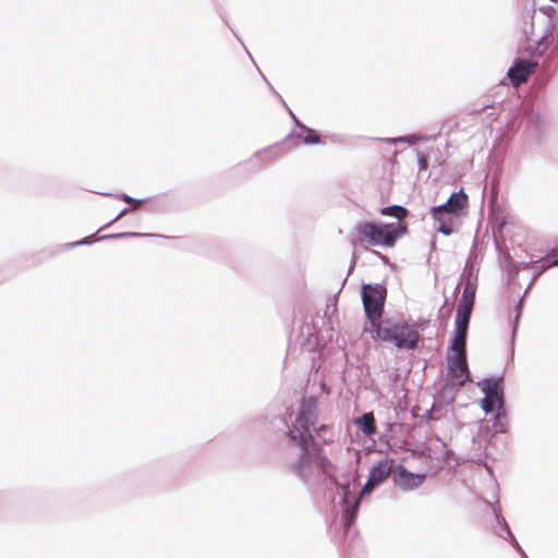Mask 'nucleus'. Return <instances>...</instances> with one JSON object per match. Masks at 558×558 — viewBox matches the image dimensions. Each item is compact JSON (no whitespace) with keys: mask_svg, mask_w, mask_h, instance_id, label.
I'll return each mask as SVG.
<instances>
[{"mask_svg":"<svg viewBox=\"0 0 558 558\" xmlns=\"http://www.w3.org/2000/svg\"><path fill=\"white\" fill-rule=\"evenodd\" d=\"M452 352L447 362V380L451 386L461 387L469 379L465 347L450 345Z\"/></svg>","mask_w":558,"mask_h":558,"instance_id":"nucleus-4","label":"nucleus"},{"mask_svg":"<svg viewBox=\"0 0 558 558\" xmlns=\"http://www.w3.org/2000/svg\"><path fill=\"white\" fill-rule=\"evenodd\" d=\"M473 305H474V295L473 294L468 295L466 291H464V293L462 294L460 304L458 306L457 313L471 317Z\"/></svg>","mask_w":558,"mask_h":558,"instance_id":"nucleus-16","label":"nucleus"},{"mask_svg":"<svg viewBox=\"0 0 558 558\" xmlns=\"http://www.w3.org/2000/svg\"><path fill=\"white\" fill-rule=\"evenodd\" d=\"M482 408L485 412H490L494 410L495 408V404L493 402H490V400H488L487 398H483L482 400Z\"/></svg>","mask_w":558,"mask_h":558,"instance_id":"nucleus-19","label":"nucleus"},{"mask_svg":"<svg viewBox=\"0 0 558 558\" xmlns=\"http://www.w3.org/2000/svg\"><path fill=\"white\" fill-rule=\"evenodd\" d=\"M386 296L387 289L383 284L362 286V302L367 319L365 327H374L381 322Z\"/></svg>","mask_w":558,"mask_h":558,"instance_id":"nucleus-3","label":"nucleus"},{"mask_svg":"<svg viewBox=\"0 0 558 558\" xmlns=\"http://www.w3.org/2000/svg\"><path fill=\"white\" fill-rule=\"evenodd\" d=\"M299 445L303 451L304 457L308 460L322 450L320 446L315 441L314 436L310 432L296 433Z\"/></svg>","mask_w":558,"mask_h":558,"instance_id":"nucleus-12","label":"nucleus"},{"mask_svg":"<svg viewBox=\"0 0 558 558\" xmlns=\"http://www.w3.org/2000/svg\"><path fill=\"white\" fill-rule=\"evenodd\" d=\"M364 331L369 332L374 340L392 342L397 348L409 350L415 349L420 339L414 327L390 319L381 320L374 327H364Z\"/></svg>","mask_w":558,"mask_h":558,"instance_id":"nucleus-1","label":"nucleus"},{"mask_svg":"<svg viewBox=\"0 0 558 558\" xmlns=\"http://www.w3.org/2000/svg\"><path fill=\"white\" fill-rule=\"evenodd\" d=\"M355 424L366 436H373L377 433L375 416L373 412L363 414L360 418L355 421Z\"/></svg>","mask_w":558,"mask_h":558,"instance_id":"nucleus-14","label":"nucleus"},{"mask_svg":"<svg viewBox=\"0 0 558 558\" xmlns=\"http://www.w3.org/2000/svg\"><path fill=\"white\" fill-rule=\"evenodd\" d=\"M416 141H417V137L415 135H409V136L392 140L393 143H409V144H414Z\"/></svg>","mask_w":558,"mask_h":558,"instance_id":"nucleus-18","label":"nucleus"},{"mask_svg":"<svg viewBox=\"0 0 558 558\" xmlns=\"http://www.w3.org/2000/svg\"><path fill=\"white\" fill-rule=\"evenodd\" d=\"M424 480L425 475L411 473L403 465H398L395 470L393 482L403 490L417 488Z\"/></svg>","mask_w":558,"mask_h":558,"instance_id":"nucleus-9","label":"nucleus"},{"mask_svg":"<svg viewBox=\"0 0 558 558\" xmlns=\"http://www.w3.org/2000/svg\"><path fill=\"white\" fill-rule=\"evenodd\" d=\"M436 208L442 209L453 216L464 217L469 207V197L460 190L457 193H452L444 205L435 206Z\"/></svg>","mask_w":558,"mask_h":558,"instance_id":"nucleus-10","label":"nucleus"},{"mask_svg":"<svg viewBox=\"0 0 558 558\" xmlns=\"http://www.w3.org/2000/svg\"><path fill=\"white\" fill-rule=\"evenodd\" d=\"M550 265H558V258H557V259H555V260H553V262L549 264V266H550Z\"/></svg>","mask_w":558,"mask_h":558,"instance_id":"nucleus-22","label":"nucleus"},{"mask_svg":"<svg viewBox=\"0 0 558 558\" xmlns=\"http://www.w3.org/2000/svg\"><path fill=\"white\" fill-rule=\"evenodd\" d=\"M469 322L470 316L457 313L454 337L451 341L454 347H465Z\"/></svg>","mask_w":558,"mask_h":558,"instance_id":"nucleus-13","label":"nucleus"},{"mask_svg":"<svg viewBox=\"0 0 558 558\" xmlns=\"http://www.w3.org/2000/svg\"><path fill=\"white\" fill-rule=\"evenodd\" d=\"M430 214L434 220L438 222L437 231L445 235L451 234L460 225L461 217L442 211L440 208L433 207Z\"/></svg>","mask_w":558,"mask_h":558,"instance_id":"nucleus-11","label":"nucleus"},{"mask_svg":"<svg viewBox=\"0 0 558 558\" xmlns=\"http://www.w3.org/2000/svg\"><path fill=\"white\" fill-rule=\"evenodd\" d=\"M357 241L371 246L393 247L399 238L408 232L405 223L376 225L364 221L355 228Z\"/></svg>","mask_w":558,"mask_h":558,"instance_id":"nucleus-2","label":"nucleus"},{"mask_svg":"<svg viewBox=\"0 0 558 558\" xmlns=\"http://www.w3.org/2000/svg\"><path fill=\"white\" fill-rule=\"evenodd\" d=\"M311 459H313L326 474H328L329 471L332 469V463L326 456L322 454V450L314 454Z\"/></svg>","mask_w":558,"mask_h":558,"instance_id":"nucleus-17","label":"nucleus"},{"mask_svg":"<svg viewBox=\"0 0 558 558\" xmlns=\"http://www.w3.org/2000/svg\"><path fill=\"white\" fill-rule=\"evenodd\" d=\"M122 199L130 204L134 203L135 204L134 209H136L140 206V204L142 203V201H134L133 198H131L129 196H123Z\"/></svg>","mask_w":558,"mask_h":558,"instance_id":"nucleus-20","label":"nucleus"},{"mask_svg":"<svg viewBox=\"0 0 558 558\" xmlns=\"http://www.w3.org/2000/svg\"><path fill=\"white\" fill-rule=\"evenodd\" d=\"M482 390L485 393V398L490 400L497 409V416L504 415V392L500 379L488 378L482 383Z\"/></svg>","mask_w":558,"mask_h":558,"instance_id":"nucleus-8","label":"nucleus"},{"mask_svg":"<svg viewBox=\"0 0 558 558\" xmlns=\"http://www.w3.org/2000/svg\"><path fill=\"white\" fill-rule=\"evenodd\" d=\"M306 143H317L318 142V137L317 136H312V135H308L305 140Z\"/></svg>","mask_w":558,"mask_h":558,"instance_id":"nucleus-21","label":"nucleus"},{"mask_svg":"<svg viewBox=\"0 0 558 558\" xmlns=\"http://www.w3.org/2000/svg\"><path fill=\"white\" fill-rule=\"evenodd\" d=\"M317 418V401L314 398H310L302 403L300 413L295 418L293 429L289 432V437L292 440H296V433L310 432L311 427L316 424Z\"/></svg>","mask_w":558,"mask_h":558,"instance_id":"nucleus-5","label":"nucleus"},{"mask_svg":"<svg viewBox=\"0 0 558 558\" xmlns=\"http://www.w3.org/2000/svg\"><path fill=\"white\" fill-rule=\"evenodd\" d=\"M537 63L531 60L518 59L514 64L508 70V77L513 86H519L521 83L526 82L529 76L536 70Z\"/></svg>","mask_w":558,"mask_h":558,"instance_id":"nucleus-7","label":"nucleus"},{"mask_svg":"<svg viewBox=\"0 0 558 558\" xmlns=\"http://www.w3.org/2000/svg\"><path fill=\"white\" fill-rule=\"evenodd\" d=\"M380 214L383 216L395 217L399 220L398 223H402L401 221L408 216V210H407V208H404L402 206L392 205V206L381 208Z\"/></svg>","mask_w":558,"mask_h":558,"instance_id":"nucleus-15","label":"nucleus"},{"mask_svg":"<svg viewBox=\"0 0 558 558\" xmlns=\"http://www.w3.org/2000/svg\"><path fill=\"white\" fill-rule=\"evenodd\" d=\"M326 429V426H320L318 430H325Z\"/></svg>","mask_w":558,"mask_h":558,"instance_id":"nucleus-23","label":"nucleus"},{"mask_svg":"<svg viewBox=\"0 0 558 558\" xmlns=\"http://www.w3.org/2000/svg\"><path fill=\"white\" fill-rule=\"evenodd\" d=\"M395 470V460L390 458H386L384 460L378 461L375 465L369 470L368 478L365 485L362 488L361 494L366 495L369 494L375 487L384 483Z\"/></svg>","mask_w":558,"mask_h":558,"instance_id":"nucleus-6","label":"nucleus"}]
</instances>
